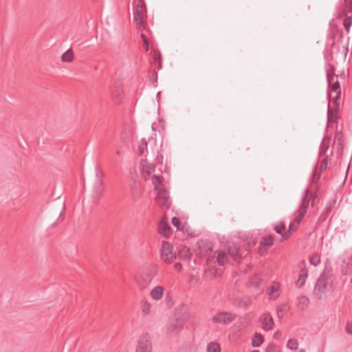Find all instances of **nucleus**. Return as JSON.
I'll use <instances>...</instances> for the list:
<instances>
[{
	"label": "nucleus",
	"instance_id": "nucleus-22",
	"mask_svg": "<svg viewBox=\"0 0 352 352\" xmlns=\"http://www.w3.org/2000/svg\"><path fill=\"white\" fill-rule=\"evenodd\" d=\"M74 59V52L72 49H68L62 56L61 60L63 62L70 63Z\"/></svg>",
	"mask_w": 352,
	"mask_h": 352
},
{
	"label": "nucleus",
	"instance_id": "nucleus-8",
	"mask_svg": "<svg viewBox=\"0 0 352 352\" xmlns=\"http://www.w3.org/2000/svg\"><path fill=\"white\" fill-rule=\"evenodd\" d=\"M236 318V315L226 311H221L215 314L212 317V321L214 323H222L224 324H230Z\"/></svg>",
	"mask_w": 352,
	"mask_h": 352
},
{
	"label": "nucleus",
	"instance_id": "nucleus-40",
	"mask_svg": "<svg viewBox=\"0 0 352 352\" xmlns=\"http://www.w3.org/2000/svg\"><path fill=\"white\" fill-rule=\"evenodd\" d=\"M327 78L329 85H331L332 82H333L335 76L333 74H330L329 72H327Z\"/></svg>",
	"mask_w": 352,
	"mask_h": 352
},
{
	"label": "nucleus",
	"instance_id": "nucleus-19",
	"mask_svg": "<svg viewBox=\"0 0 352 352\" xmlns=\"http://www.w3.org/2000/svg\"><path fill=\"white\" fill-rule=\"evenodd\" d=\"M164 294V288L161 286H156L151 291V296L154 300H160Z\"/></svg>",
	"mask_w": 352,
	"mask_h": 352
},
{
	"label": "nucleus",
	"instance_id": "nucleus-50",
	"mask_svg": "<svg viewBox=\"0 0 352 352\" xmlns=\"http://www.w3.org/2000/svg\"><path fill=\"white\" fill-rule=\"evenodd\" d=\"M274 336H278V332L275 333Z\"/></svg>",
	"mask_w": 352,
	"mask_h": 352
},
{
	"label": "nucleus",
	"instance_id": "nucleus-42",
	"mask_svg": "<svg viewBox=\"0 0 352 352\" xmlns=\"http://www.w3.org/2000/svg\"><path fill=\"white\" fill-rule=\"evenodd\" d=\"M140 36H141V38H142V41L144 45L145 43H148L149 44L148 38L146 35V34L142 32Z\"/></svg>",
	"mask_w": 352,
	"mask_h": 352
},
{
	"label": "nucleus",
	"instance_id": "nucleus-13",
	"mask_svg": "<svg viewBox=\"0 0 352 352\" xmlns=\"http://www.w3.org/2000/svg\"><path fill=\"white\" fill-rule=\"evenodd\" d=\"M158 230L160 234L165 237H168L171 234V228L168 225V222L166 217H164L160 221L158 225Z\"/></svg>",
	"mask_w": 352,
	"mask_h": 352
},
{
	"label": "nucleus",
	"instance_id": "nucleus-32",
	"mask_svg": "<svg viewBox=\"0 0 352 352\" xmlns=\"http://www.w3.org/2000/svg\"><path fill=\"white\" fill-rule=\"evenodd\" d=\"M352 24V16H347L344 20L343 25L347 33L349 32Z\"/></svg>",
	"mask_w": 352,
	"mask_h": 352
},
{
	"label": "nucleus",
	"instance_id": "nucleus-24",
	"mask_svg": "<svg viewBox=\"0 0 352 352\" xmlns=\"http://www.w3.org/2000/svg\"><path fill=\"white\" fill-rule=\"evenodd\" d=\"M208 352H221L220 344L217 342H210L207 346Z\"/></svg>",
	"mask_w": 352,
	"mask_h": 352
},
{
	"label": "nucleus",
	"instance_id": "nucleus-29",
	"mask_svg": "<svg viewBox=\"0 0 352 352\" xmlns=\"http://www.w3.org/2000/svg\"><path fill=\"white\" fill-rule=\"evenodd\" d=\"M147 149V142L145 139H142L138 144V153L140 155H142L144 153V151Z\"/></svg>",
	"mask_w": 352,
	"mask_h": 352
},
{
	"label": "nucleus",
	"instance_id": "nucleus-14",
	"mask_svg": "<svg viewBox=\"0 0 352 352\" xmlns=\"http://www.w3.org/2000/svg\"><path fill=\"white\" fill-rule=\"evenodd\" d=\"M340 270L343 275H348L352 272V261L349 256H344L342 258Z\"/></svg>",
	"mask_w": 352,
	"mask_h": 352
},
{
	"label": "nucleus",
	"instance_id": "nucleus-21",
	"mask_svg": "<svg viewBox=\"0 0 352 352\" xmlns=\"http://www.w3.org/2000/svg\"><path fill=\"white\" fill-rule=\"evenodd\" d=\"M263 342V337L261 334L255 333L252 338V346L258 347Z\"/></svg>",
	"mask_w": 352,
	"mask_h": 352
},
{
	"label": "nucleus",
	"instance_id": "nucleus-39",
	"mask_svg": "<svg viewBox=\"0 0 352 352\" xmlns=\"http://www.w3.org/2000/svg\"><path fill=\"white\" fill-rule=\"evenodd\" d=\"M65 206L63 204L62 207V210L59 214L58 218L57 219V221H62L65 218Z\"/></svg>",
	"mask_w": 352,
	"mask_h": 352
},
{
	"label": "nucleus",
	"instance_id": "nucleus-11",
	"mask_svg": "<svg viewBox=\"0 0 352 352\" xmlns=\"http://www.w3.org/2000/svg\"><path fill=\"white\" fill-rule=\"evenodd\" d=\"M96 181L93 185V194L96 199H99L104 190L103 180L98 177V174L96 175Z\"/></svg>",
	"mask_w": 352,
	"mask_h": 352
},
{
	"label": "nucleus",
	"instance_id": "nucleus-10",
	"mask_svg": "<svg viewBox=\"0 0 352 352\" xmlns=\"http://www.w3.org/2000/svg\"><path fill=\"white\" fill-rule=\"evenodd\" d=\"M197 254L201 256L210 257L212 254V244L208 241H200L197 242Z\"/></svg>",
	"mask_w": 352,
	"mask_h": 352
},
{
	"label": "nucleus",
	"instance_id": "nucleus-3",
	"mask_svg": "<svg viewBox=\"0 0 352 352\" xmlns=\"http://www.w3.org/2000/svg\"><path fill=\"white\" fill-rule=\"evenodd\" d=\"M332 280L325 271L318 279L314 289V294L318 299L324 298L328 292L331 290Z\"/></svg>",
	"mask_w": 352,
	"mask_h": 352
},
{
	"label": "nucleus",
	"instance_id": "nucleus-47",
	"mask_svg": "<svg viewBox=\"0 0 352 352\" xmlns=\"http://www.w3.org/2000/svg\"><path fill=\"white\" fill-rule=\"evenodd\" d=\"M143 47L146 52H148L149 50V44L148 43H145L144 45L143 44Z\"/></svg>",
	"mask_w": 352,
	"mask_h": 352
},
{
	"label": "nucleus",
	"instance_id": "nucleus-7",
	"mask_svg": "<svg viewBox=\"0 0 352 352\" xmlns=\"http://www.w3.org/2000/svg\"><path fill=\"white\" fill-rule=\"evenodd\" d=\"M184 322L179 318L171 320L166 329V333L169 337H173L183 329Z\"/></svg>",
	"mask_w": 352,
	"mask_h": 352
},
{
	"label": "nucleus",
	"instance_id": "nucleus-18",
	"mask_svg": "<svg viewBox=\"0 0 352 352\" xmlns=\"http://www.w3.org/2000/svg\"><path fill=\"white\" fill-rule=\"evenodd\" d=\"M308 276V270L305 267L300 270L298 278L296 282V285L298 287H301L304 285L306 282V279Z\"/></svg>",
	"mask_w": 352,
	"mask_h": 352
},
{
	"label": "nucleus",
	"instance_id": "nucleus-33",
	"mask_svg": "<svg viewBox=\"0 0 352 352\" xmlns=\"http://www.w3.org/2000/svg\"><path fill=\"white\" fill-rule=\"evenodd\" d=\"M309 262L312 265L317 266L320 263V256L318 253L314 254L309 258Z\"/></svg>",
	"mask_w": 352,
	"mask_h": 352
},
{
	"label": "nucleus",
	"instance_id": "nucleus-44",
	"mask_svg": "<svg viewBox=\"0 0 352 352\" xmlns=\"http://www.w3.org/2000/svg\"><path fill=\"white\" fill-rule=\"evenodd\" d=\"M174 268L176 271L180 272L182 270V266L179 263H176L174 265Z\"/></svg>",
	"mask_w": 352,
	"mask_h": 352
},
{
	"label": "nucleus",
	"instance_id": "nucleus-31",
	"mask_svg": "<svg viewBox=\"0 0 352 352\" xmlns=\"http://www.w3.org/2000/svg\"><path fill=\"white\" fill-rule=\"evenodd\" d=\"M287 310V307L285 304H282L279 305L277 308V316L278 318H282L285 314V313Z\"/></svg>",
	"mask_w": 352,
	"mask_h": 352
},
{
	"label": "nucleus",
	"instance_id": "nucleus-25",
	"mask_svg": "<svg viewBox=\"0 0 352 352\" xmlns=\"http://www.w3.org/2000/svg\"><path fill=\"white\" fill-rule=\"evenodd\" d=\"M228 260V256L224 251H219L218 252L217 261L219 265H223Z\"/></svg>",
	"mask_w": 352,
	"mask_h": 352
},
{
	"label": "nucleus",
	"instance_id": "nucleus-16",
	"mask_svg": "<svg viewBox=\"0 0 352 352\" xmlns=\"http://www.w3.org/2000/svg\"><path fill=\"white\" fill-rule=\"evenodd\" d=\"M260 321L264 330L268 331L272 329L274 325V320L270 314H263L260 318Z\"/></svg>",
	"mask_w": 352,
	"mask_h": 352
},
{
	"label": "nucleus",
	"instance_id": "nucleus-15",
	"mask_svg": "<svg viewBox=\"0 0 352 352\" xmlns=\"http://www.w3.org/2000/svg\"><path fill=\"white\" fill-rule=\"evenodd\" d=\"M274 239L271 235L263 237L260 242L259 254L263 255L273 245Z\"/></svg>",
	"mask_w": 352,
	"mask_h": 352
},
{
	"label": "nucleus",
	"instance_id": "nucleus-26",
	"mask_svg": "<svg viewBox=\"0 0 352 352\" xmlns=\"http://www.w3.org/2000/svg\"><path fill=\"white\" fill-rule=\"evenodd\" d=\"M329 140H324L321 144H320V151H319V155L320 156L322 155H327V150L329 149Z\"/></svg>",
	"mask_w": 352,
	"mask_h": 352
},
{
	"label": "nucleus",
	"instance_id": "nucleus-1",
	"mask_svg": "<svg viewBox=\"0 0 352 352\" xmlns=\"http://www.w3.org/2000/svg\"><path fill=\"white\" fill-rule=\"evenodd\" d=\"M153 184L157 192V202L163 208L170 206V200L166 190L162 184V177L158 175L153 176Z\"/></svg>",
	"mask_w": 352,
	"mask_h": 352
},
{
	"label": "nucleus",
	"instance_id": "nucleus-2",
	"mask_svg": "<svg viewBox=\"0 0 352 352\" xmlns=\"http://www.w3.org/2000/svg\"><path fill=\"white\" fill-rule=\"evenodd\" d=\"M133 21L139 30L145 28L146 10L143 0H133L132 3Z\"/></svg>",
	"mask_w": 352,
	"mask_h": 352
},
{
	"label": "nucleus",
	"instance_id": "nucleus-38",
	"mask_svg": "<svg viewBox=\"0 0 352 352\" xmlns=\"http://www.w3.org/2000/svg\"><path fill=\"white\" fill-rule=\"evenodd\" d=\"M320 178V174H318L316 170H314L313 173H312V175H311V181L312 183H316Z\"/></svg>",
	"mask_w": 352,
	"mask_h": 352
},
{
	"label": "nucleus",
	"instance_id": "nucleus-46",
	"mask_svg": "<svg viewBox=\"0 0 352 352\" xmlns=\"http://www.w3.org/2000/svg\"><path fill=\"white\" fill-rule=\"evenodd\" d=\"M155 160L157 161V163H159V164H162V162H163V157H162V155H158L156 157V160Z\"/></svg>",
	"mask_w": 352,
	"mask_h": 352
},
{
	"label": "nucleus",
	"instance_id": "nucleus-27",
	"mask_svg": "<svg viewBox=\"0 0 352 352\" xmlns=\"http://www.w3.org/2000/svg\"><path fill=\"white\" fill-rule=\"evenodd\" d=\"M298 341L296 338H291L287 340L286 347L290 350H296L298 347Z\"/></svg>",
	"mask_w": 352,
	"mask_h": 352
},
{
	"label": "nucleus",
	"instance_id": "nucleus-37",
	"mask_svg": "<svg viewBox=\"0 0 352 352\" xmlns=\"http://www.w3.org/2000/svg\"><path fill=\"white\" fill-rule=\"evenodd\" d=\"M277 346L274 344H270L265 349V352H275L276 351Z\"/></svg>",
	"mask_w": 352,
	"mask_h": 352
},
{
	"label": "nucleus",
	"instance_id": "nucleus-4",
	"mask_svg": "<svg viewBox=\"0 0 352 352\" xmlns=\"http://www.w3.org/2000/svg\"><path fill=\"white\" fill-rule=\"evenodd\" d=\"M315 198L316 195L310 194L308 189L305 190L300 201L299 209L296 211V217L293 221H294L298 224L300 223L307 212V208L310 201H311L312 206L314 205Z\"/></svg>",
	"mask_w": 352,
	"mask_h": 352
},
{
	"label": "nucleus",
	"instance_id": "nucleus-12",
	"mask_svg": "<svg viewBox=\"0 0 352 352\" xmlns=\"http://www.w3.org/2000/svg\"><path fill=\"white\" fill-rule=\"evenodd\" d=\"M137 352H151V342L148 336L140 339Z\"/></svg>",
	"mask_w": 352,
	"mask_h": 352
},
{
	"label": "nucleus",
	"instance_id": "nucleus-9",
	"mask_svg": "<svg viewBox=\"0 0 352 352\" xmlns=\"http://www.w3.org/2000/svg\"><path fill=\"white\" fill-rule=\"evenodd\" d=\"M140 167L142 170V176L145 180L151 179L153 182L152 173L155 171V166L153 164L148 162L147 160H142L140 163ZM154 175H155L154 174Z\"/></svg>",
	"mask_w": 352,
	"mask_h": 352
},
{
	"label": "nucleus",
	"instance_id": "nucleus-23",
	"mask_svg": "<svg viewBox=\"0 0 352 352\" xmlns=\"http://www.w3.org/2000/svg\"><path fill=\"white\" fill-rule=\"evenodd\" d=\"M151 305L147 300L141 301V311L144 315H148L151 313Z\"/></svg>",
	"mask_w": 352,
	"mask_h": 352
},
{
	"label": "nucleus",
	"instance_id": "nucleus-49",
	"mask_svg": "<svg viewBox=\"0 0 352 352\" xmlns=\"http://www.w3.org/2000/svg\"><path fill=\"white\" fill-rule=\"evenodd\" d=\"M116 154H117V155H119V154H120V151H118L116 152Z\"/></svg>",
	"mask_w": 352,
	"mask_h": 352
},
{
	"label": "nucleus",
	"instance_id": "nucleus-30",
	"mask_svg": "<svg viewBox=\"0 0 352 352\" xmlns=\"http://www.w3.org/2000/svg\"><path fill=\"white\" fill-rule=\"evenodd\" d=\"M331 90L334 92L337 93V96L336 97V99L340 98V82L337 80L336 82H333L331 86Z\"/></svg>",
	"mask_w": 352,
	"mask_h": 352
},
{
	"label": "nucleus",
	"instance_id": "nucleus-48",
	"mask_svg": "<svg viewBox=\"0 0 352 352\" xmlns=\"http://www.w3.org/2000/svg\"><path fill=\"white\" fill-rule=\"evenodd\" d=\"M298 352H306V351L304 349H300Z\"/></svg>",
	"mask_w": 352,
	"mask_h": 352
},
{
	"label": "nucleus",
	"instance_id": "nucleus-41",
	"mask_svg": "<svg viewBox=\"0 0 352 352\" xmlns=\"http://www.w3.org/2000/svg\"><path fill=\"white\" fill-rule=\"evenodd\" d=\"M260 280H261V278L258 276H255V280H253L252 282V284L253 285V286H254L255 287H257L259 286V284H260Z\"/></svg>",
	"mask_w": 352,
	"mask_h": 352
},
{
	"label": "nucleus",
	"instance_id": "nucleus-6",
	"mask_svg": "<svg viewBox=\"0 0 352 352\" xmlns=\"http://www.w3.org/2000/svg\"><path fill=\"white\" fill-rule=\"evenodd\" d=\"M173 246L168 242L163 241L161 248L162 259L166 263H172L176 258Z\"/></svg>",
	"mask_w": 352,
	"mask_h": 352
},
{
	"label": "nucleus",
	"instance_id": "nucleus-34",
	"mask_svg": "<svg viewBox=\"0 0 352 352\" xmlns=\"http://www.w3.org/2000/svg\"><path fill=\"white\" fill-rule=\"evenodd\" d=\"M172 224L177 228V230H183L184 226H182L181 221L177 217H173L172 219Z\"/></svg>",
	"mask_w": 352,
	"mask_h": 352
},
{
	"label": "nucleus",
	"instance_id": "nucleus-45",
	"mask_svg": "<svg viewBox=\"0 0 352 352\" xmlns=\"http://www.w3.org/2000/svg\"><path fill=\"white\" fill-rule=\"evenodd\" d=\"M346 331L349 333V334H351L352 335V325L349 324H347L346 325Z\"/></svg>",
	"mask_w": 352,
	"mask_h": 352
},
{
	"label": "nucleus",
	"instance_id": "nucleus-51",
	"mask_svg": "<svg viewBox=\"0 0 352 352\" xmlns=\"http://www.w3.org/2000/svg\"><path fill=\"white\" fill-rule=\"evenodd\" d=\"M274 336H278V332L275 333Z\"/></svg>",
	"mask_w": 352,
	"mask_h": 352
},
{
	"label": "nucleus",
	"instance_id": "nucleus-20",
	"mask_svg": "<svg viewBox=\"0 0 352 352\" xmlns=\"http://www.w3.org/2000/svg\"><path fill=\"white\" fill-rule=\"evenodd\" d=\"M298 223H296L294 221H292L289 226L288 230L284 232L283 239H287L292 233L296 232L298 228Z\"/></svg>",
	"mask_w": 352,
	"mask_h": 352
},
{
	"label": "nucleus",
	"instance_id": "nucleus-28",
	"mask_svg": "<svg viewBox=\"0 0 352 352\" xmlns=\"http://www.w3.org/2000/svg\"><path fill=\"white\" fill-rule=\"evenodd\" d=\"M285 230V225L283 221H280L278 225L274 226V230L278 234H281L282 239L281 241H283V231Z\"/></svg>",
	"mask_w": 352,
	"mask_h": 352
},
{
	"label": "nucleus",
	"instance_id": "nucleus-36",
	"mask_svg": "<svg viewBox=\"0 0 352 352\" xmlns=\"http://www.w3.org/2000/svg\"><path fill=\"white\" fill-rule=\"evenodd\" d=\"M328 163V155H327L322 161V163L320 166V169L321 171L325 170L327 168Z\"/></svg>",
	"mask_w": 352,
	"mask_h": 352
},
{
	"label": "nucleus",
	"instance_id": "nucleus-35",
	"mask_svg": "<svg viewBox=\"0 0 352 352\" xmlns=\"http://www.w3.org/2000/svg\"><path fill=\"white\" fill-rule=\"evenodd\" d=\"M228 254L232 257H235L239 254V248L236 246L234 247H229L228 248Z\"/></svg>",
	"mask_w": 352,
	"mask_h": 352
},
{
	"label": "nucleus",
	"instance_id": "nucleus-5",
	"mask_svg": "<svg viewBox=\"0 0 352 352\" xmlns=\"http://www.w3.org/2000/svg\"><path fill=\"white\" fill-rule=\"evenodd\" d=\"M156 274L157 267L155 265H149L144 267L136 280L140 288L143 289L147 287L151 283Z\"/></svg>",
	"mask_w": 352,
	"mask_h": 352
},
{
	"label": "nucleus",
	"instance_id": "nucleus-17",
	"mask_svg": "<svg viewBox=\"0 0 352 352\" xmlns=\"http://www.w3.org/2000/svg\"><path fill=\"white\" fill-rule=\"evenodd\" d=\"M280 285L277 282H273L272 285L267 288V294L270 300H276L280 295L279 293Z\"/></svg>",
	"mask_w": 352,
	"mask_h": 352
},
{
	"label": "nucleus",
	"instance_id": "nucleus-43",
	"mask_svg": "<svg viewBox=\"0 0 352 352\" xmlns=\"http://www.w3.org/2000/svg\"><path fill=\"white\" fill-rule=\"evenodd\" d=\"M347 8L352 12V0H345Z\"/></svg>",
	"mask_w": 352,
	"mask_h": 352
}]
</instances>
